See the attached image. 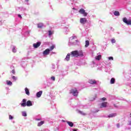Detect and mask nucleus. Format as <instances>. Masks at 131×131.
Returning <instances> with one entry per match:
<instances>
[{"label": "nucleus", "mask_w": 131, "mask_h": 131, "mask_svg": "<svg viewBox=\"0 0 131 131\" xmlns=\"http://www.w3.org/2000/svg\"><path fill=\"white\" fill-rule=\"evenodd\" d=\"M21 107H26L27 106L28 107H30V106H32V102L30 100H28L27 102V100L26 99H23V103L20 104Z\"/></svg>", "instance_id": "1"}, {"label": "nucleus", "mask_w": 131, "mask_h": 131, "mask_svg": "<svg viewBox=\"0 0 131 131\" xmlns=\"http://www.w3.org/2000/svg\"><path fill=\"white\" fill-rule=\"evenodd\" d=\"M70 94H72V95L75 97H77L78 95V91H77V89H76V88H75L70 90Z\"/></svg>", "instance_id": "2"}, {"label": "nucleus", "mask_w": 131, "mask_h": 131, "mask_svg": "<svg viewBox=\"0 0 131 131\" xmlns=\"http://www.w3.org/2000/svg\"><path fill=\"white\" fill-rule=\"evenodd\" d=\"M79 14H81V15H83L84 17H86L88 16V13L85 12V10L83 9V8H81L79 10Z\"/></svg>", "instance_id": "3"}, {"label": "nucleus", "mask_w": 131, "mask_h": 131, "mask_svg": "<svg viewBox=\"0 0 131 131\" xmlns=\"http://www.w3.org/2000/svg\"><path fill=\"white\" fill-rule=\"evenodd\" d=\"M71 57H78V51L77 50L73 51L71 52Z\"/></svg>", "instance_id": "4"}, {"label": "nucleus", "mask_w": 131, "mask_h": 131, "mask_svg": "<svg viewBox=\"0 0 131 131\" xmlns=\"http://www.w3.org/2000/svg\"><path fill=\"white\" fill-rule=\"evenodd\" d=\"M123 21L124 23H125V24H127V25H131V20H127V18L126 17H124L123 18Z\"/></svg>", "instance_id": "5"}, {"label": "nucleus", "mask_w": 131, "mask_h": 131, "mask_svg": "<svg viewBox=\"0 0 131 131\" xmlns=\"http://www.w3.org/2000/svg\"><path fill=\"white\" fill-rule=\"evenodd\" d=\"M86 22H88V20H86V18H81L80 19V23H81V24H85V23H86Z\"/></svg>", "instance_id": "6"}, {"label": "nucleus", "mask_w": 131, "mask_h": 131, "mask_svg": "<svg viewBox=\"0 0 131 131\" xmlns=\"http://www.w3.org/2000/svg\"><path fill=\"white\" fill-rule=\"evenodd\" d=\"M50 52H51L50 49H47L43 52V55L47 56L50 54Z\"/></svg>", "instance_id": "7"}, {"label": "nucleus", "mask_w": 131, "mask_h": 131, "mask_svg": "<svg viewBox=\"0 0 131 131\" xmlns=\"http://www.w3.org/2000/svg\"><path fill=\"white\" fill-rule=\"evenodd\" d=\"M40 45H41V42H37L36 43H33V47H34V48L35 49H37V48H38V47L40 46Z\"/></svg>", "instance_id": "8"}, {"label": "nucleus", "mask_w": 131, "mask_h": 131, "mask_svg": "<svg viewBox=\"0 0 131 131\" xmlns=\"http://www.w3.org/2000/svg\"><path fill=\"white\" fill-rule=\"evenodd\" d=\"M96 98H97V94L92 95L90 97V101H95V100H96Z\"/></svg>", "instance_id": "9"}, {"label": "nucleus", "mask_w": 131, "mask_h": 131, "mask_svg": "<svg viewBox=\"0 0 131 131\" xmlns=\"http://www.w3.org/2000/svg\"><path fill=\"white\" fill-rule=\"evenodd\" d=\"M108 104V102H104L101 104L100 108H104L107 107V105Z\"/></svg>", "instance_id": "10"}, {"label": "nucleus", "mask_w": 131, "mask_h": 131, "mask_svg": "<svg viewBox=\"0 0 131 131\" xmlns=\"http://www.w3.org/2000/svg\"><path fill=\"white\" fill-rule=\"evenodd\" d=\"M41 95H42V91H39L37 93L36 97L37 98H40V97L41 96Z\"/></svg>", "instance_id": "11"}, {"label": "nucleus", "mask_w": 131, "mask_h": 131, "mask_svg": "<svg viewBox=\"0 0 131 131\" xmlns=\"http://www.w3.org/2000/svg\"><path fill=\"white\" fill-rule=\"evenodd\" d=\"M89 82L91 84H96V83H97V81L93 79L89 80Z\"/></svg>", "instance_id": "12"}, {"label": "nucleus", "mask_w": 131, "mask_h": 131, "mask_svg": "<svg viewBox=\"0 0 131 131\" xmlns=\"http://www.w3.org/2000/svg\"><path fill=\"white\" fill-rule=\"evenodd\" d=\"M117 115V114L114 113V114H111L108 116V118H111L112 117H115Z\"/></svg>", "instance_id": "13"}, {"label": "nucleus", "mask_w": 131, "mask_h": 131, "mask_svg": "<svg viewBox=\"0 0 131 131\" xmlns=\"http://www.w3.org/2000/svg\"><path fill=\"white\" fill-rule=\"evenodd\" d=\"M78 57H83V53L82 51H78Z\"/></svg>", "instance_id": "14"}, {"label": "nucleus", "mask_w": 131, "mask_h": 131, "mask_svg": "<svg viewBox=\"0 0 131 131\" xmlns=\"http://www.w3.org/2000/svg\"><path fill=\"white\" fill-rule=\"evenodd\" d=\"M67 123H68V124H69V126H71V127H73V126L74 124H73V122L68 121H67Z\"/></svg>", "instance_id": "15"}, {"label": "nucleus", "mask_w": 131, "mask_h": 131, "mask_svg": "<svg viewBox=\"0 0 131 131\" xmlns=\"http://www.w3.org/2000/svg\"><path fill=\"white\" fill-rule=\"evenodd\" d=\"M66 61H69L70 60V53H68L65 58Z\"/></svg>", "instance_id": "16"}, {"label": "nucleus", "mask_w": 131, "mask_h": 131, "mask_svg": "<svg viewBox=\"0 0 131 131\" xmlns=\"http://www.w3.org/2000/svg\"><path fill=\"white\" fill-rule=\"evenodd\" d=\"M95 59L96 60L99 61V60H101V59H102V55H99L98 56L95 57Z\"/></svg>", "instance_id": "17"}, {"label": "nucleus", "mask_w": 131, "mask_h": 131, "mask_svg": "<svg viewBox=\"0 0 131 131\" xmlns=\"http://www.w3.org/2000/svg\"><path fill=\"white\" fill-rule=\"evenodd\" d=\"M25 90L26 95H28V96H29V95H30V93H29V90L27 88H26Z\"/></svg>", "instance_id": "18"}, {"label": "nucleus", "mask_w": 131, "mask_h": 131, "mask_svg": "<svg viewBox=\"0 0 131 131\" xmlns=\"http://www.w3.org/2000/svg\"><path fill=\"white\" fill-rule=\"evenodd\" d=\"M90 46V41L86 40L85 41V48H88Z\"/></svg>", "instance_id": "19"}, {"label": "nucleus", "mask_w": 131, "mask_h": 131, "mask_svg": "<svg viewBox=\"0 0 131 131\" xmlns=\"http://www.w3.org/2000/svg\"><path fill=\"white\" fill-rule=\"evenodd\" d=\"M38 28H42V26H43V24L40 23L38 24L37 25Z\"/></svg>", "instance_id": "20"}, {"label": "nucleus", "mask_w": 131, "mask_h": 131, "mask_svg": "<svg viewBox=\"0 0 131 131\" xmlns=\"http://www.w3.org/2000/svg\"><path fill=\"white\" fill-rule=\"evenodd\" d=\"M114 83H115V79L114 78H112L111 79V84H114Z\"/></svg>", "instance_id": "21"}, {"label": "nucleus", "mask_w": 131, "mask_h": 131, "mask_svg": "<svg viewBox=\"0 0 131 131\" xmlns=\"http://www.w3.org/2000/svg\"><path fill=\"white\" fill-rule=\"evenodd\" d=\"M114 14L115 15V16H119L120 15L119 12L117 11H115L114 13Z\"/></svg>", "instance_id": "22"}, {"label": "nucleus", "mask_w": 131, "mask_h": 131, "mask_svg": "<svg viewBox=\"0 0 131 131\" xmlns=\"http://www.w3.org/2000/svg\"><path fill=\"white\" fill-rule=\"evenodd\" d=\"M45 123V121H41L40 122L38 123L37 124L38 126H41V125H42Z\"/></svg>", "instance_id": "23"}, {"label": "nucleus", "mask_w": 131, "mask_h": 131, "mask_svg": "<svg viewBox=\"0 0 131 131\" xmlns=\"http://www.w3.org/2000/svg\"><path fill=\"white\" fill-rule=\"evenodd\" d=\"M54 49H55V46L53 45L50 48L49 50L51 52V51H53Z\"/></svg>", "instance_id": "24"}, {"label": "nucleus", "mask_w": 131, "mask_h": 131, "mask_svg": "<svg viewBox=\"0 0 131 131\" xmlns=\"http://www.w3.org/2000/svg\"><path fill=\"white\" fill-rule=\"evenodd\" d=\"M7 84L8 85H12V81H7Z\"/></svg>", "instance_id": "25"}, {"label": "nucleus", "mask_w": 131, "mask_h": 131, "mask_svg": "<svg viewBox=\"0 0 131 131\" xmlns=\"http://www.w3.org/2000/svg\"><path fill=\"white\" fill-rule=\"evenodd\" d=\"M22 115H23V116L26 117V116H27V114H26V112H23Z\"/></svg>", "instance_id": "26"}, {"label": "nucleus", "mask_w": 131, "mask_h": 131, "mask_svg": "<svg viewBox=\"0 0 131 131\" xmlns=\"http://www.w3.org/2000/svg\"><path fill=\"white\" fill-rule=\"evenodd\" d=\"M79 113H80V114H81L82 115H86V114L83 113L82 111H79Z\"/></svg>", "instance_id": "27"}, {"label": "nucleus", "mask_w": 131, "mask_h": 131, "mask_svg": "<svg viewBox=\"0 0 131 131\" xmlns=\"http://www.w3.org/2000/svg\"><path fill=\"white\" fill-rule=\"evenodd\" d=\"M12 52L13 53H16V47H13L12 49Z\"/></svg>", "instance_id": "28"}, {"label": "nucleus", "mask_w": 131, "mask_h": 131, "mask_svg": "<svg viewBox=\"0 0 131 131\" xmlns=\"http://www.w3.org/2000/svg\"><path fill=\"white\" fill-rule=\"evenodd\" d=\"M9 119L12 120V119H13L14 117H12V115H9Z\"/></svg>", "instance_id": "29"}, {"label": "nucleus", "mask_w": 131, "mask_h": 131, "mask_svg": "<svg viewBox=\"0 0 131 131\" xmlns=\"http://www.w3.org/2000/svg\"><path fill=\"white\" fill-rule=\"evenodd\" d=\"M111 41L112 43H115L116 41L115 40V39H112Z\"/></svg>", "instance_id": "30"}, {"label": "nucleus", "mask_w": 131, "mask_h": 131, "mask_svg": "<svg viewBox=\"0 0 131 131\" xmlns=\"http://www.w3.org/2000/svg\"><path fill=\"white\" fill-rule=\"evenodd\" d=\"M53 34V33H52V31L51 30L49 31V35L51 36Z\"/></svg>", "instance_id": "31"}, {"label": "nucleus", "mask_w": 131, "mask_h": 131, "mask_svg": "<svg viewBox=\"0 0 131 131\" xmlns=\"http://www.w3.org/2000/svg\"><path fill=\"white\" fill-rule=\"evenodd\" d=\"M101 100L102 101H106L107 100V99L105 97H103L102 98H101Z\"/></svg>", "instance_id": "32"}, {"label": "nucleus", "mask_w": 131, "mask_h": 131, "mask_svg": "<svg viewBox=\"0 0 131 131\" xmlns=\"http://www.w3.org/2000/svg\"><path fill=\"white\" fill-rule=\"evenodd\" d=\"M11 72H12V73H13V74H15V70H12L11 71Z\"/></svg>", "instance_id": "33"}, {"label": "nucleus", "mask_w": 131, "mask_h": 131, "mask_svg": "<svg viewBox=\"0 0 131 131\" xmlns=\"http://www.w3.org/2000/svg\"><path fill=\"white\" fill-rule=\"evenodd\" d=\"M51 79H52V80H53L54 81H55V77L52 76V77H51Z\"/></svg>", "instance_id": "34"}, {"label": "nucleus", "mask_w": 131, "mask_h": 131, "mask_svg": "<svg viewBox=\"0 0 131 131\" xmlns=\"http://www.w3.org/2000/svg\"><path fill=\"white\" fill-rule=\"evenodd\" d=\"M109 60H113V57H108Z\"/></svg>", "instance_id": "35"}, {"label": "nucleus", "mask_w": 131, "mask_h": 131, "mask_svg": "<svg viewBox=\"0 0 131 131\" xmlns=\"http://www.w3.org/2000/svg\"><path fill=\"white\" fill-rule=\"evenodd\" d=\"M12 79H13L14 80H16V77H15V76H12Z\"/></svg>", "instance_id": "36"}, {"label": "nucleus", "mask_w": 131, "mask_h": 131, "mask_svg": "<svg viewBox=\"0 0 131 131\" xmlns=\"http://www.w3.org/2000/svg\"><path fill=\"white\" fill-rule=\"evenodd\" d=\"M128 124L129 125H131V121H128Z\"/></svg>", "instance_id": "37"}, {"label": "nucleus", "mask_w": 131, "mask_h": 131, "mask_svg": "<svg viewBox=\"0 0 131 131\" xmlns=\"http://www.w3.org/2000/svg\"><path fill=\"white\" fill-rule=\"evenodd\" d=\"M18 16L19 18H20V19H22V16H21V15L18 14Z\"/></svg>", "instance_id": "38"}, {"label": "nucleus", "mask_w": 131, "mask_h": 131, "mask_svg": "<svg viewBox=\"0 0 131 131\" xmlns=\"http://www.w3.org/2000/svg\"><path fill=\"white\" fill-rule=\"evenodd\" d=\"M117 126L118 128H119V126H120V124H119V123L117 124Z\"/></svg>", "instance_id": "39"}, {"label": "nucleus", "mask_w": 131, "mask_h": 131, "mask_svg": "<svg viewBox=\"0 0 131 131\" xmlns=\"http://www.w3.org/2000/svg\"><path fill=\"white\" fill-rule=\"evenodd\" d=\"M114 106L116 108H118V106L116 105V104H114Z\"/></svg>", "instance_id": "40"}, {"label": "nucleus", "mask_w": 131, "mask_h": 131, "mask_svg": "<svg viewBox=\"0 0 131 131\" xmlns=\"http://www.w3.org/2000/svg\"><path fill=\"white\" fill-rule=\"evenodd\" d=\"M36 120H37L38 121H39L41 120V119H36Z\"/></svg>", "instance_id": "41"}, {"label": "nucleus", "mask_w": 131, "mask_h": 131, "mask_svg": "<svg viewBox=\"0 0 131 131\" xmlns=\"http://www.w3.org/2000/svg\"><path fill=\"white\" fill-rule=\"evenodd\" d=\"M74 131H77L76 129H74Z\"/></svg>", "instance_id": "42"}, {"label": "nucleus", "mask_w": 131, "mask_h": 131, "mask_svg": "<svg viewBox=\"0 0 131 131\" xmlns=\"http://www.w3.org/2000/svg\"><path fill=\"white\" fill-rule=\"evenodd\" d=\"M73 9H74V10H75V8H73Z\"/></svg>", "instance_id": "43"}]
</instances>
